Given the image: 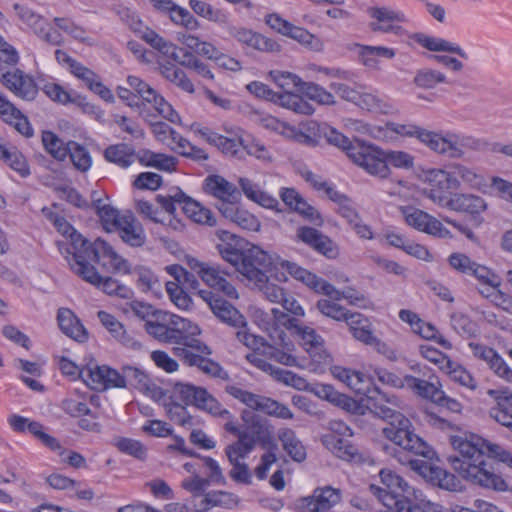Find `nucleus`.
Wrapping results in <instances>:
<instances>
[{"label": "nucleus", "mask_w": 512, "mask_h": 512, "mask_svg": "<svg viewBox=\"0 0 512 512\" xmlns=\"http://www.w3.org/2000/svg\"><path fill=\"white\" fill-rule=\"evenodd\" d=\"M359 48V59L361 63L371 69L378 68V57L392 59L395 57L396 52L392 48L384 46H369L356 44Z\"/></svg>", "instance_id": "nucleus-45"}, {"label": "nucleus", "mask_w": 512, "mask_h": 512, "mask_svg": "<svg viewBox=\"0 0 512 512\" xmlns=\"http://www.w3.org/2000/svg\"><path fill=\"white\" fill-rule=\"evenodd\" d=\"M315 393L318 397L325 399L348 412L357 413L360 409V406L353 398L338 392L332 385L322 384L318 387Z\"/></svg>", "instance_id": "nucleus-41"}, {"label": "nucleus", "mask_w": 512, "mask_h": 512, "mask_svg": "<svg viewBox=\"0 0 512 512\" xmlns=\"http://www.w3.org/2000/svg\"><path fill=\"white\" fill-rule=\"evenodd\" d=\"M469 347L473 355L485 361L498 377L512 383V370L493 348L477 343H469Z\"/></svg>", "instance_id": "nucleus-27"}, {"label": "nucleus", "mask_w": 512, "mask_h": 512, "mask_svg": "<svg viewBox=\"0 0 512 512\" xmlns=\"http://www.w3.org/2000/svg\"><path fill=\"white\" fill-rule=\"evenodd\" d=\"M196 132L210 145L217 147L223 154L229 157L242 159L245 156V143L241 137H227L218 134L209 128H199Z\"/></svg>", "instance_id": "nucleus-24"}, {"label": "nucleus", "mask_w": 512, "mask_h": 512, "mask_svg": "<svg viewBox=\"0 0 512 512\" xmlns=\"http://www.w3.org/2000/svg\"><path fill=\"white\" fill-rule=\"evenodd\" d=\"M372 393L367 399V407L377 417L388 421V425L383 428L384 436L407 453L433 459V448L414 432L411 421L398 411V398L388 396L379 388Z\"/></svg>", "instance_id": "nucleus-3"}, {"label": "nucleus", "mask_w": 512, "mask_h": 512, "mask_svg": "<svg viewBox=\"0 0 512 512\" xmlns=\"http://www.w3.org/2000/svg\"><path fill=\"white\" fill-rule=\"evenodd\" d=\"M225 392L231 395L233 398L239 400L247 407L255 411L263 412L269 416H271L272 411L278 402L272 398L254 394L252 392L244 390L241 387L234 384L227 385L225 387Z\"/></svg>", "instance_id": "nucleus-26"}, {"label": "nucleus", "mask_w": 512, "mask_h": 512, "mask_svg": "<svg viewBox=\"0 0 512 512\" xmlns=\"http://www.w3.org/2000/svg\"><path fill=\"white\" fill-rule=\"evenodd\" d=\"M187 195L179 188L172 190L170 193L163 195L159 194L156 196V201L161 207L170 215H173L176 210V205H180L183 209V205L186 202Z\"/></svg>", "instance_id": "nucleus-57"}, {"label": "nucleus", "mask_w": 512, "mask_h": 512, "mask_svg": "<svg viewBox=\"0 0 512 512\" xmlns=\"http://www.w3.org/2000/svg\"><path fill=\"white\" fill-rule=\"evenodd\" d=\"M160 74L168 81L187 93H194V85L186 73L169 61H157Z\"/></svg>", "instance_id": "nucleus-42"}, {"label": "nucleus", "mask_w": 512, "mask_h": 512, "mask_svg": "<svg viewBox=\"0 0 512 512\" xmlns=\"http://www.w3.org/2000/svg\"><path fill=\"white\" fill-rule=\"evenodd\" d=\"M137 158L140 163L159 170L171 172L176 169L177 160L173 156L144 150L140 152Z\"/></svg>", "instance_id": "nucleus-46"}, {"label": "nucleus", "mask_w": 512, "mask_h": 512, "mask_svg": "<svg viewBox=\"0 0 512 512\" xmlns=\"http://www.w3.org/2000/svg\"><path fill=\"white\" fill-rule=\"evenodd\" d=\"M453 448L459 456H448L447 461L463 479L474 485L497 492L509 489L507 482L496 474L486 461L488 446L495 445L477 434L453 435L450 437Z\"/></svg>", "instance_id": "nucleus-1"}, {"label": "nucleus", "mask_w": 512, "mask_h": 512, "mask_svg": "<svg viewBox=\"0 0 512 512\" xmlns=\"http://www.w3.org/2000/svg\"><path fill=\"white\" fill-rule=\"evenodd\" d=\"M189 6L198 16L215 23H225L227 14L218 8H214L211 4L201 0H190Z\"/></svg>", "instance_id": "nucleus-50"}, {"label": "nucleus", "mask_w": 512, "mask_h": 512, "mask_svg": "<svg viewBox=\"0 0 512 512\" xmlns=\"http://www.w3.org/2000/svg\"><path fill=\"white\" fill-rule=\"evenodd\" d=\"M335 376L345 383L355 393L364 395L368 399L377 390V387H372L371 380L364 373L345 368H337Z\"/></svg>", "instance_id": "nucleus-31"}, {"label": "nucleus", "mask_w": 512, "mask_h": 512, "mask_svg": "<svg viewBox=\"0 0 512 512\" xmlns=\"http://www.w3.org/2000/svg\"><path fill=\"white\" fill-rule=\"evenodd\" d=\"M68 155L77 170L86 172L90 169L92 158L89 151L84 146L75 141H69Z\"/></svg>", "instance_id": "nucleus-52"}, {"label": "nucleus", "mask_w": 512, "mask_h": 512, "mask_svg": "<svg viewBox=\"0 0 512 512\" xmlns=\"http://www.w3.org/2000/svg\"><path fill=\"white\" fill-rule=\"evenodd\" d=\"M97 262L102 269L112 274H130L129 262L119 255L114 248L106 241L98 238L93 243L88 242L86 246L72 258L67 256V262L72 269V264L82 263L91 265L89 261Z\"/></svg>", "instance_id": "nucleus-7"}, {"label": "nucleus", "mask_w": 512, "mask_h": 512, "mask_svg": "<svg viewBox=\"0 0 512 512\" xmlns=\"http://www.w3.org/2000/svg\"><path fill=\"white\" fill-rule=\"evenodd\" d=\"M288 351L289 350H286L279 345L270 344L268 341H266V344L262 348V354L265 357L273 359L286 366H295L297 360L294 356L289 354Z\"/></svg>", "instance_id": "nucleus-59"}, {"label": "nucleus", "mask_w": 512, "mask_h": 512, "mask_svg": "<svg viewBox=\"0 0 512 512\" xmlns=\"http://www.w3.org/2000/svg\"><path fill=\"white\" fill-rule=\"evenodd\" d=\"M183 212L196 223L207 224L209 226L216 224L212 212L189 196H187L186 202L183 205Z\"/></svg>", "instance_id": "nucleus-47"}, {"label": "nucleus", "mask_w": 512, "mask_h": 512, "mask_svg": "<svg viewBox=\"0 0 512 512\" xmlns=\"http://www.w3.org/2000/svg\"><path fill=\"white\" fill-rule=\"evenodd\" d=\"M198 295L209 305L213 314L223 323L233 328H245L246 318L227 300L215 296L209 290H198Z\"/></svg>", "instance_id": "nucleus-16"}, {"label": "nucleus", "mask_w": 512, "mask_h": 512, "mask_svg": "<svg viewBox=\"0 0 512 512\" xmlns=\"http://www.w3.org/2000/svg\"><path fill=\"white\" fill-rule=\"evenodd\" d=\"M278 104L299 114L311 115L314 112L312 105L296 93H282Z\"/></svg>", "instance_id": "nucleus-53"}, {"label": "nucleus", "mask_w": 512, "mask_h": 512, "mask_svg": "<svg viewBox=\"0 0 512 512\" xmlns=\"http://www.w3.org/2000/svg\"><path fill=\"white\" fill-rule=\"evenodd\" d=\"M149 1L157 12L167 15L174 24L183 26L188 30L199 28L198 20L187 9L177 5L172 0Z\"/></svg>", "instance_id": "nucleus-25"}, {"label": "nucleus", "mask_w": 512, "mask_h": 512, "mask_svg": "<svg viewBox=\"0 0 512 512\" xmlns=\"http://www.w3.org/2000/svg\"><path fill=\"white\" fill-rule=\"evenodd\" d=\"M185 326L189 327L188 319L160 310L152 320L144 324V329L160 342L175 344L187 332Z\"/></svg>", "instance_id": "nucleus-8"}, {"label": "nucleus", "mask_w": 512, "mask_h": 512, "mask_svg": "<svg viewBox=\"0 0 512 512\" xmlns=\"http://www.w3.org/2000/svg\"><path fill=\"white\" fill-rule=\"evenodd\" d=\"M384 487L375 484L369 491L391 512H430L422 503V492L411 485L400 475L391 470L379 473Z\"/></svg>", "instance_id": "nucleus-5"}, {"label": "nucleus", "mask_w": 512, "mask_h": 512, "mask_svg": "<svg viewBox=\"0 0 512 512\" xmlns=\"http://www.w3.org/2000/svg\"><path fill=\"white\" fill-rule=\"evenodd\" d=\"M230 35L238 42L262 52H278L280 46L270 38L243 27H233Z\"/></svg>", "instance_id": "nucleus-29"}, {"label": "nucleus", "mask_w": 512, "mask_h": 512, "mask_svg": "<svg viewBox=\"0 0 512 512\" xmlns=\"http://www.w3.org/2000/svg\"><path fill=\"white\" fill-rule=\"evenodd\" d=\"M189 266L209 287L222 292L229 298H238L236 288L227 280L229 273L221 269L219 265L192 259L189 261Z\"/></svg>", "instance_id": "nucleus-13"}, {"label": "nucleus", "mask_w": 512, "mask_h": 512, "mask_svg": "<svg viewBox=\"0 0 512 512\" xmlns=\"http://www.w3.org/2000/svg\"><path fill=\"white\" fill-rule=\"evenodd\" d=\"M448 262L453 269L459 273L474 276L481 284H488L491 287L500 286L501 281L498 275L486 266L472 261L463 253H452L448 258Z\"/></svg>", "instance_id": "nucleus-17"}, {"label": "nucleus", "mask_w": 512, "mask_h": 512, "mask_svg": "<svg viewBox=\"0 0 512 512\" xmlns=\"http://www.w3.org/2000/svg\"><path fill=\"white\" fill-rule=\"evenodd\" d=\"M243 419L247 424L244 431L249 432V438H252L255 444L259 443L262 447H267L268 445L276 446L266 421L256 415L251 416L249 420L243 416Z\"/></svg>", "instance_id": "nucleus-44"}, {"label": "nucleus", "mask_w": 512, "mask_h": 512, "mask_svg": "<svg viewBox=\"0 0 512 512\" xmlns=\"http://www.w3.org/2000/svg\"><path fill=\"white\" fill-rule=\"evenodd\" d=\"M296 239L327 258L333 259L338 255L336 243L327 235L310 226L299 227L296 231Z\"/></svg>", "instance_id": "nucleus-22"}, {"label": "nucleus", "mask_w": 512, "mask_h": 512, "mask_svg": "<svg viewBox=\"0 0 512 512\" xmlns=\"http://www.w3.org/2000/svg\"><path fill=\"white\" fill-rule=\"evenodd\" d=\"M453 448L459 456H448L447 461L463 479L474 485L497 492L509 489L507 482L496 474L486 461L488 446L495 445L477 434L453 435L450 437Z\"/></svg>", "instance_id": "nucleus-2"}, {"label": "nucleus", "mask_w": 512, "mask_h": 512, "mask_svg": "<svg viewBox=\"0 0 512 512\" xmlns=\"http://www.w3.org/2000/svg\"><path fill=\"white\" fill-rule=\"evenodd\" d=\"M81 378L87 386L97 391L124 388L122 373L107 365L89 367L81 372Z\"/></svg>", "instance_id": "nucleus-19"}, {"label": "nucleus", "mask_w": 512, "mask_h": 512, "mask_svg": "<svg viewBox=\"0 0 512 512\" xmlns=\"http://www.w3.org/2000/svg\"><path fill=\"white\" fill-rule=\"evenodd\" d=\"M406 223L414 229L438 238H450V231L432 215L413 207L401 208Z\"/></svg>", "instance_id": "nucleus-20"}, {"label": "nucleus", "mask_w": 512, "mask_h": 512, "mask_svg": "<svg viewBox=\"0 0 512 512\" xmlns=\"http://www.w3.org/2000/svg\"><path fill=\"white\" fill-rule=\"evenodd\" d=\"M423 182L426 187L423 194L439 206L444 207L451 198L452 190L459 188V180L443 169H430L423 173Z\"/></svg>", "instance_id": "nucleus-9"}, {"label": "nucleus", "mask_w": 512, "mask_h": 512, "mask_svg": "<svg viewBox=\"0 0 512 512\" xmlns=\"http://www.w3.org/2000/svg\"><path fill=\"white\" fill-rule=\"evenodd\" d=\"M410 468L433 486L450 492L463 490L462 481L453 473L420 459H409Z\"/></svg>", "instance_id": "nucleus-12"}, {"label": "nucleus", "mask_w": 512, "mask_h": 512, "mask_svg": "<svg viewBox=\"0 0 512 512\" xmlns=\"http://www.w3.org/2000/svg\"><path fill=\"white\" fill-rule=\"evenodd\" d=\"M418 140L433 152L449 158H460L464 154L463 139L450 132L442 134L423 128Z\"/></svg>", "instance_id": "nucleus-15"}, {"label": "nucleus", "mask_w": 512, "mask_h": 512, "mask_svg": "<svg viewBox=\"0 0 512 512\" xmlns=\"http://www.w3.org/2000/svg\"><path fill=\"white\" fill-rule=\"evenodd\" d=\"M444 207L456 212L479 214L486 209V203L477 195L455 193Z\"/></svg>", "instance_id": "nucleus-35"}, {"label": "nucleus", "mask_w": 512, "mask_h": 512, "mask_svg": "<svg viewBox=\"0 0 512 512\" xmlns=\"http://www.w3.org/2000/svg\"><path fill=\"white\" fill-rule=\"evenodd\" d=\"M443 371L449 375L452 381L459 383L460 385L467 387L471 390H475L477 388L476 380L460 364L453 362L451 360V367L444 368Z\"/></svg>", "instance_id": "nucleus-58"}, {"label": "nucleus", "mask_w": 512, "mask_h": 512, "mask_svg": "<svg viewBox=\"0 0 512 512\" xmlns=\"http://www.w3.org/2000/svg\"><path fill=\"white\" fill-rule=\"evenodd\" d=\"M282 267L296 280L301 281L309 288L316 290L322 278L317 277L314 273L302 268L298 264L291 261H284Z\"/></svg>", "instance_id": "nucleus-54"}, {"label": "nucleus", "mask_w": 512, "mask_h": 512, "mask_svg": "<svg viewBox=\"0 0 512 512\" xmlns=\"http://www.w3.org/2000/svg\"><path fill=\"white\" fill-rule=\"evenodd\" d=\"M277 438L281 442L283 450L293 461L301 463L306 460V447L294 430L287 427L280 428L277 432Z\"/></svg>", "instance_id": "nucleus-34"}, {"label": "nucleus", "mask_w": 512, "mask_h": 512, "mask_svg": "<svg viewBox=\"0 0 512 512\" xmlns=\"http://www.w3.org/2000/svg\"><path fill=\"white\" fill-rule=\"evenodd\" d=\"M446 82L444 73L433 69H421L414 77V83L424 89H432L439 83Z\"/></svg>", "instance_id": "nucleus-56"}, {"label": "nucleus", "mask_w": 512, "mask_h": 512, "mask_svg": "<svg viewBox=\"0 0 512 512\" xmlns=\"http://www.w3.org/2000/svg\"><path fill=\"white\" fill-rule=\"evenodd\" d=\"M348 157L371 175L385 178L389 174V167L385 163L384 151L373 144L356 140L355 147L351 148Z\"/></svg>", "instance_id": "nucleus-11"}, {"label": "nucleus", "mask_w": 512, "mask_h": 512, "mask_svg": "<svg viewBox=\"0 0 512 512\" xmlns=\"http://www.w3.org/2000/svg\"><path fill=\"white\" fill-rule=\"evenodd\" d=\"M94 206L103 227L107 231L116 230L122 221V216L119 215L118 210L109 204H103L100 199L94 202Z\"/></svg>", "instance_id": "nucleus-51"}, {"label": "nucleus", "mask_w": 512, "mask_h": 512, "mask_svg": "<svg viewBox=\"0 0 512 512\" xmlns=\"http://www.w3.org/2000/svg\"><path fill=\"white\" fill-rule=\"evenodd\" d=\"M316 309L326 317L336 321H345L349 315V311L334 301L320 299L316 303Z\"/></svg>", "instance_id": "nucleus-61"}, {"label": "nucleus", "mask_w": 512, "mask_h": 512, "mask_svg": "<svg viewBox=\"0 0 512 512\" xmlns=\"http://www.w3.org/2000/svg\"><path fill=\"white\" fill-rule=\"evenodd\" d=\"M369 16L374 19L369 23V28L373 32L400 34L402 27L395 25L394 22H405V14L400 11L392 10L388 7H369L367 9Z\"/></svg>", "instance_id": "nucleus-21"}, {"label": "nucleus", "mask_w": 512, "mask_h": 512, "mask_svg": "<svg viewBox=\"0 0 512 512\" xmlns=\"http://www.w3.org/2000/svg\"><path fill=\"white\" fill-rule=\"evenodd\" d=\"M270 76L284 93L302 92L305 82L296 74L285 71H271Z\"/></svg>", "instance_id": "nucleus-49"}, {"label": "nucleus", "mask_w": 512, "mask_h": 512, "mask_svg": "<svg viewBox=\"0 0 512 512\" xmlns=\"http://www.w3.org/2000/svg\"><path fill=\"white\" fill-rule=\"evenodd\" d=\"M115 445L122 453L130 455L138 460H145L147 457L146 447L138 440L121 438Z\"/></svg>", "instance_id": "nucleus-64"}, {"label": "nucleus", "mask_w": 512, "mask_h": 512, "mask_svg": "<svg viewBox=\"0 0 512 512\" xmlns=\"http://www.w3.org/2000/svg\"><path fill=\"white\" fill-rule=\"evenodd\" d=\"M341 495L338 489L330 486L317 488L313 495L302 500V507L308 512H326L340 501Z\"/></svg>", "instance_id": "nucleus-28"}, {"label": "nucleus", "mask_w": 512, "mask_h": 512, "mask_svg": "<svg viewBox=\"0 0 512 512\" xmlns=\"http://www.w3.org/2000/svg\"><path fill=\"white\" fill-rule=\"evenodd\" d=\"M54 23L59 29L69 34L75 40L89 45L92 44L90 42V38L87 36L86 30L83 27L75 24L71 19L55 17Z\"/></svg>", "instance_id": "nucleus-60"}, {"label": "nucleus", "mask_w": 512, "mask_h": 512, "mask_svg": "<svg viewBox=\"0 0 512 512\" xmlns=\"http://www.w3.org/2000/svg\"><path fill=\"white\" fill-rule=\"evenodd\" d=\"M412 39L429 51L453 53L463 59H468V54L459 45L445 39L429 36L423 33H415L412 36Z\"/></svg>", "instance_id": "nucleus-36"}, {"label": "nucleus", "mask_w": 512, "mask_h": 512, "mask_svg": "<svg viewBox=\"0 0 512 512\" xmlns=\"http://www.w3.org/2000/svg\"><path fill=\"white\" fill-rule=\"evenodd\" d=\"M72 271L84 281L92 284L109 296L122 299H130L133 296V291L130 287L121 283L115 277L101 276L93 265H84L79 262L72 264Z\"/></svg>", "instance_id": "nucleus-10"}, {"label": "nucleus", "mask_w": 512, "mask_h": 512, "mask_svg": "<svg viewBox=\"0 0 512 512\" xmlns=\"http://www.w3.org/2000/svg\"><path fill=\"white\" fill-rule=\"evenodd\" d=\"M301 93H304L310 100L322 105L335 103L333 94L315 83L305 82Z\"/></svg>", "instance_id": "nucleus-63"}, {"label": "nucleus", "mask_w": 512, "mask_h": 512, "mask_svg": "<svg viewBox=\"0 0 512 512\" xmlns=\"http://www.w3.org/2000/svg\"><path fill=\"white\" fill-rule=\"evenodd\" d=\"M122 377L124 380V388L127 387V385H131L139 389L148 388L149 378L139 368L124 366L122 368Z\"/></svg>", "instance_id": "nucleus-62"}, {"label": "nucleus", "mask_w": 512, "mask_h": 512, "mask_svg": "<svg viewBox=\"0 0 512 512\" xmlns=\"http://www.w3.org/2000/svg\"><path fill=\"white\" fill-rule=\"evenodd\" d=\"M50 220L53 222L57 231L63 236H67L70 240V245L62 241L57 242L58 249L66 260L67 256L72 258V255H76V252H80L89 242L80 233H78L64 217L57 214H51Z\"/></svg>", "instance_id": "nucleus-23"}, {"label": "nucleus", "mask_w": 512, "mask_h": 512, "mask_svg": "<svg viewBox=\"0 0 512 512\" xmlns=\"http://www.w3.org/2000/svg\"><path fill=\"white\" fill-rule=\"evenodd\" d=\"M345 322L348 324L349 329L358 341L367 343L375 341V335L371 329V323L369 319L361 313L350 312Z\"/></svg>", "instance_id": "nucleus-40"}, {"label": "nucleus", "mask_w": 512, "mask_h": 512, "mask_svg": "<svg viewBox=\"0 0 512 512\" xmlns=\"http://www.w3.org/2000/svg\"><path fill=\"white\" fill-rule=\"evenodd\" d=\"M42 142L46 150L57 160L63 161L68 156V143L66 146L53 132L45 131Z\"/></svg>", "instance_id": "nucleus-55"}, {"label": "nucleus", "mask_w": 512, "mask_h": 512, "mask_svg": "<svg viewBox=\"0 0 512 512\" xmlns=\"http://www.w3.org/2000/svg\"><path fill=\"white\" fill-rule=\"evenodd\" d=\"M0 82L15 96L32 101L38 94V87L34 79L20 69L4 71L0 68Z\"/></svg>", "instance_id": "nucleus-18"}, {"label": "nucleus", "mask_w": 512, "mask_h": 512, "mask_svg": "<svg viewBox=\"0 0 512 512\" xmlns=\"http://www.w3.org/2000/svg\"><path fill=\"white\" fill-rule=\"evenodd\" d=\"M309 130L314 131V134L319 137H324L329 144L345 151L347 156L350 155L351 148L355 147V142H352L348 137L327 124L313 122L309 126Z\"/></svg>", "instance_id": "nucleus-37"}, {"label": "nucleus", "mask_w": 512, "mask_h": 512, "mask_svg": "<svg viewBox=\"0 0 512 512\" xmlns=\"http://www.w3.org/2000/svg\"><path fill=\"white\" fill-rule=\"evenodd\" d=\"M238 183L241 190L249 200L265 208L277 209L279 205L277 198L262 191L258 184L244 177L239 178Z\"/></svg>", "instance_id": "nucleus-39"}, {"label": "nucleus", "mask_w": 512, "mask_h": 512, "mask_svg": "<svg viewBox=\"0 0 512 512\" xmlns=\"http://www.w3.org/2000/svg\"><path fill=\"white\" fill-rule=\"evenodd\" d=\"M206 191L223 201L233 198L236 187L219 175H211L205 180Z\"/></svg>", "instance_id": "nucleus-48"}, {"label": "nucleus", "mask_w": 512, "mask_h": 512, "mask_svg": "<svg viewBox=\"0 0 512 512\" xmlns=\"http://www.w3.org/2000/svg\"><path fill=\"white\" fill-rule=\"evenodd\" d=\"M187 332L175 343L173 354L188 367H196L203 374L212 378L229 380L228 372L216 361L210 358L212 349L205 342L197 338L201 334L199 326L189 320Z\"/></svg>", "instance_id": "nucleus-6"}, {"label": "nucleus", "mask_w": 512, "mask_h": 512, "mask_svg": "<svg viewBox=\"0 0 512 512\" xmlns=\"http://www.w3.org/2000/svg\"><path fill=\"white\" fill-rule=\"evenodd\" d=\"M106 161L120 168H128L136 161L135 149L126 143H118L108 146L103 154Z\"/></svg>", "instance_id": "nucleus-38"}, {"label": "nucleus", "mask_w": 512, "mask_h": 512, "mask_svg": "<svg viewBox=\"0 0 512 512\" xmlns=\"http://www.w3.org/2000/svg\"><path fill=\"white\" fill-rule=\"evenodd\" d=\"M406 380L409 389H411L418 396L428 399L433 403H436L441 393V384L435 378L434 381L423 380L412 375H406Z\"/></svg>", "instance_id": "nucleus-43"}, {"label": "nucleus", "mask_w": 512, "mask_h": 512, "mask_svg": "<svg viewBox=\"0 0 512 512\" xmlns=\"http://www.w3.org/2000/svg\"><path fill=\"white\" fill-rule=\"evenodd\" d=\"M57 321L61 331L68 337L78 342L87 340L86 329L70 309L60 308L57 313Z\"/></svg>", "instance_id": "nucleus-33"}, {"label": "nucleus", "mask_w": 512, "mask_h": 512, "mask_svg": "<svg viewBox=\"0 0 512 512\" xmlns=\"http://www.w3.org/2000/svg\"><path fill=\"white\" fill-rule=\"evenodd\" d=\"M218 209L225 219L235 223L242 229L258 231L260 228V222L258 219L247 210L237 206L235 203L223 201L220 203Z\"/></svg>", "instance_id": "nucleus-30"}, {"label": "nucleus", "mask_w": 512, "mask_h": 512, "mask_svg": "<svg viewBox=\"0 0 512 512\" xmlns=\"http://www.w3.org/2000/svg\"><path fill=\"white\" fill-rule=\"evenodd\" d=\"M116 230L121 239L130 246L140 247L145 243L146 235L142 224L132 214L123 215Z\"/></svg>", "instance_id": "nucleus-32"}, {"label": "nucleus", "mask_w": 512, "mask_h": 512, "mask_svg": "<svg viewBox=\"0 0 512 512\" xmlns=\"http://www.w3.org/2000/svg\"><path fill=\"white\" fill-rule=\"evenodd\" d=\"M173 396L182 401L183 404L177 402L166 404V414L171 421L180 426L190 427L193 425L192 417L186 409L187 405L195 406L213 417L232 418L230 411L224 408L204 387L178 382L173 387Z\"/></svg>", "instance_id": "nucleus-4"}, {"label": "nucleus", "mask_w": 512, "mask_h": 512, "mask_svg": "<svg viewBox=\"0 0 512 512\" xmlns=\"http://www.w3.org/2000/svg\"><path fill=\"white\" fill-rule=\"evenodd\" d=\"M272 267L271 256L259 247L252 246L244 251L239 273L250 282L261 283Z\"/></svg>", "instance_id": "nucleus-14"}]
</instances>
